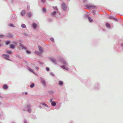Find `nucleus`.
<instances>
[{"mask_svg":"<svg viewBox=\"0 0 123 123\" xmlns=\"http://www.w3.org/2000/svg\"><path fill=\"white\" fill-rule=\"evenodd\" d=\"M40 80L41 83L42 84L43 86L44 87H46V83L45 80L42 77H41L40 78Z\"/></svg>","mask_w":123,"mask_h":123,"instance_id":"20e7f679","label":"nucleus"},{"mask_svg":"<svg viewBox=\"0 0 123 123\" xmlns=\"http://www.w3.org/2000/svg\"><path fill=\"white\" fill-rule=\"evenodd\" d=\"M41 104L44 106H46V107H48V106L45 102H44L41 103Z\"/></svg>","mask_w":123,"mask_h":123,"instance_id":"5701e85b","label":"nucleus"},{"mask_svg":"<svg viewBox=\"0 0 123 123\" xmlns=\"http://www.w3.org/2000/svg\"><path fill=\"white\" fill-rule=\"evenodd\" d=\"M47 108L46 109V110L47 111H49L50 110V109L49 108V107L48 106V107H47Z\"/></svg>","mask_w":123,"mask_h":123,"instance_id":"79ce46f5","label":"nucleus"},{"mask_svg":"<svg viewBox=\"0 0 123 123\" xmlns=\"http://www.w3.org/2000/svg\"><path fill=\"white\" fill-rule=\"evenodd\" d=\"M2 45V44L0 43V47Z\"/></svg>","mask_w":123,"mask_h":123,"instance_id":"69168bd1","label":"nucleus"},{"mask_svg":"<svg viewBox=\"0 0 123 123\" xmlns=\"http://www.w3.org/2000/svg\"><path fill=\"white\" fill-rule=\"evenodd\" d=\"M53 8L55 10H58V9L57 8L56 6H53Z\"/></svg>","mask_w":123,"mask_h":123,"instance_id":"e433bc0d","label":"nucleus"},{"mask_svg":"<svg viewBox=\"0 0 123 123\" xmlns=\"http://www.w3.org/2000/svg\"><path fill=\"white\" fill-rule=\"evenodd\" d=\"M63 69H65V68H66V67L64 65H62V66H60Z\"/></svg>","mask_w":123,"mask_h":123,"instance_id":"c9c22d12","label":"nucleus"},{"mask_svg":"<svg viewBox=\"0 0 123 123\" xmlns=\"http://www.w3.org/2000/svg\"><path fill=\"white\" fill-rule=\"evenodd\" d=\"M35 68L37 70H38L39 69V68L38 67L36 66L35 67Z\"/></svg>","mask_w":123,"mask_h":123,"instance_id":"052dcab7","label":"nucleus"},{"mask_svg":"<svg viewBox=\"0 0 123 123\" xmlns=\"http://www.w3.org/2000/svg\"><path fill=\"white\" fill-rule=\"evenodd\" d=\"M30 117L33 119H37V117L36 116L34 115H30Z\"/></svg>","mask_w":123,"mask_h":123,"instance_id":"9b49d317","label":"nucleus"},{"mask_svg":"<svg viewBox=\"0 0 123 123\" xmlns=\"http://www.w3.org/2000/svg\"><path fill=\"white\" fill-rule=\"evenodd\" d=\"M61 62L64 65H68V64L66 61L63 59H62L60 60Z\"/></svg>","mask_w":123,"mask_h":123,"instance_id":"6e6552de","label":"nucleus"},{"mask_svg":"<svg viewBox=\"0 0 123 123\" xmlns=\"http://www.w3.org/2000/svg\"><path fill=\"white\" fill-rule=\"evenodd\" d=\"M28 70L30 71L31 72H32L34 74L36 75L37 74L33 70L31 69V68H30L28 67Z\"/></svg>","mask_w":123,"mask_h":123,"instance_id":"f8f14e48","label":"nucleus"},{"mask_svg":"<svg viewBox=\"0 0 123 123\" xmlns=\"http://www.w3.org/2000/svg\"><path fill=\"white\" fill-rule=\"evenodd\" d=\"M105 25L107 27L110 29L111 27V25L108 23L106 22L105 23Z\"/></svg>","mask_w":123,"mask_h":123,"instance_id":"2eb2a0df","label":"nucleus"},{"mask_svg":"<svg viewBox=\"0 0 123 123\" xmlns=\"http://www.w3.org/2000/svg\"><path fill=\"white\" fill-rule=\"evenodd\" d=\"M21 27L22 28H25L26 27V26L24 24H22L21 25Z\"/></svg>","mask_w":123,"mask_h":123,"instance_id":"c756f323","label":"nucleus"},{"mask_svg":"<svg viewBox=\"0 0 123 123\" xmlns=\"http://www.w3.org/2000/svg\"><path fill=\"white\" fill-rule=\"evenodd\" d=\"M2 56H5L4 57V58L11 61H12L11 60L8 58L10 57V56L8 55L4 54L2 55Z\"/></svg>","mask_w":123,"mask_h":123,"instance_id":"423d86ee","label":"nucleus"},{"mask_svg":"<svg viewBox=\"0 0 123 123\" xmlns=\"http://www.w3.org/2000/svg\"><path fill=\"white\" fill-rule=\"evenodd\" d=\"M56 13H58V14L60 15V13L58 12H56V11H54L53 12H52L51 13V15H52L53 16Z\"/></svg>","mask_w":123,"mask_h":123,"instance_id":"4468645a","label":"nucleus"},{"mask_svg":"<svg viewBox=\"0 0 123 123\" xmlns=\"http://www.w3.org/2000/svg\"><path fill=\"white\" fill-rule=\"evenodd\" d=\"M38 62L40 63V64H43V62H42V63H41L40 61H39Z\"/></svg>","mask_w":123,"mask_h":123,"instance_id":"e2e57ef3","label":"nucleus"},{"mask_svg":"<svg viewBox=\"0 0 123 123\" xmlns=\"http://www.w3.org/2000/svg\"><path fill=\"white\" fill-rule=\"evenodd\" d=\"M10 26L12 27H14V25L13 24H9Z\"/></svg>","mask_w":123,"mask_h":123,"instance_id":"a18cd8bd","label":"nucleus"},{"mask_svg":"<svg viewBox=\"0 0 123 123\" xmlns=\"http://www.w3.org/2000/svg\"><path fill=\"white\" fill-rule=\"evenodd\" d=\"M16 56L17 57H18V58H20V59L21 58V57L18 54H16Z\"/></svg>","mask_w":123,"mask_h":123,"instance_id":"4c0bfd02","label":"nucleus"},{"mask_svg":"<svg viewBox=\"0 0 123 123\" xmlns=\"http://www.w3.org/2000/svg\"><path fill=\"white\" fill-rule=\"evenodd\" d=\"M41 1L43 3H44L46 1V0H41Z\"/></svg>","mask_w":123,"mask_h":123,"instance_id":"c03bdc74","label":"nucleus"},{"mask_svg":"<svg viewBox=\"0 0 123 123\" xmlns=\"http://www.w3.org/2000/svg\"><path fill=\"white\" fill-rule=\"evenodd\" d=\"M88 19L89 21L91 22H92L93 21V20L89 16L88 17Z\"/></svg>","mask_w":123,"mask_h":123,"instance_id":"393cba45","label":"nucleus"},{"mask_svg":"<svg viewBox=\"0 0 123 123\" xmlns=\"http://www.w3.org/2000/svg\"><path fill=\"white\" fill-rule=\"evenodd\" d=\"M85 6L86 7L87 9L92 8L94 9L97 6L90 4H86L85 5Z\"/></svg>","mask_w":123,"mask_h":123,"instance_id":"f03ea898","label":"nucleus"},{"mask_svg":"<svg viewBox=\"0 0 123 123\" xmlns=\"http://www.w3.org/2000/svg\"><path fill=\"white\" fill-rule=\"evenodd\" d=\"M65 69L68 70V68L66 67Z\"/></svg>","mask_w":123,"mask_h":123,"instance_id":"680f3d73","label":"nucleus"},{"mask_svg":"<svg viewBox=\"0 0 123 123\" xmlns=\"http://www.w3.org/2000/svg\"><path fill=\"white\" fill-rule=\"evenodd\" d=\"M25 95H26L27 94V92H25Z\"/></svg>","mask_w":123,"mask_h":123,"instance_id":"0e129e2a","label":"nucleus"},{"mask_svg":"<svg viewBox=\"0 0 123 123\" xmlns=\"http://www.w3.org/2000/svg\"><path fill=\"white\" fill-rule=\"evenodd\" d=\"M10 48L11 49H13L15 47V46L12 44H10Z\"/></svg>","mask_w":123,"mask_h":123,"instance_id":"f3484780","label":"nucleus"},{"mask_svg":"<svg viewBox=\"0 0 123 123\" xmlns=\"http://www.w3.org/2000/svg\"><path fill=\"white\" fill-rule=\"evenodd\" d=\"M100 84L99 82L95 83L94 85L93 89L95 90H98L100 88Z\"/></svg>","mask_w":123,"mask_h":123,"instance_id":"f257e3e1","label":"nucleus"},{"mask_svg":"<svg viewBox=\"0 0 123 123\" xmlns=\"http://www.w3.org/2000/svg\"><path fill=\"white\" fill-rule=\"evenodd\" d=\"M51 105L53 106H54L56 105V103L54 101H53L51 102Z\"/></svg>","mask_w":123,"mask_h":123,"instance_id":"4be33fe9","label":"nucleus"},{"mask_svg":"<svg viewBox=\"0 0 123 123\" xmlns=\"http://www.w3.org/2000/svg\"><path fill=\"white\" fill-rule=\"evenodd\" d=\"M53 100V99L52 98L50 99V102H52V101Z\"/></svg>","mask_w":123,"mask_h":123,"instance_id":"bf43d9fd","label":"nucleus"},{"mask_svg":"<svg viewBox=\"0 0 123 123\" xmlns=\"http://www.w3.org/2000/svg\"><path fill=\"white\" fill-rule=\"evenodd\" d=\"M7 37H13V35L12 34L9 33Z\"/></svg>","mask_w":123,"mask_h":123,"instance_id":"c85d7f7f","label":"nucleus"},{"mask_svg":"<svg viewBox=\"0 0 123 123\" xmlns=\"http://www.w3.org/2000/svg\"><path fill=\"white\" fill-rule=\"evenodd\" d=\"M62 8L64 11H66L67 9V7L65 3L64 2L62 3V5L61 6Z\"/></svg>","mask_w":123,"mask_h":123,"instance_id":"39448f33","label":"nucleus"},{"mask_svg":"<svg viewBox=\"0 0 123 123\" xmlns=\"http://www.w3.org/2000/svg\"><path fill=\"white\" fill-rule=\"evenodd\" d=\"M113 19L114 20H115L116 21H118V19H117L116 18H115L114 17V18H113Z\"/></svg>","mask_w":123,"mask_h":123,"instance_id":"5fc2aeb1","label":"nucleus"},{"mask_svg":"<svg viewBox=\"0 0 123 123\" xmlns=\"http://www.w3.org/2000/svg\"><path fill=\"white\" fill-rule=\"evenodd\" d=\"M50 39L52 42H54V39L53 38H50Z\"/></svg>","mask_w":123,"mask_h":123,"instance_id":"f704fd0d","label":"nucleus"},{"mask_svg":"<svg viewBox=\"0 0 123 123\" xmlns=\"http://www.w3.org/2000/svg\"><path fill=\"white\" fill-rule=\"evenodd\" d=\"M19 45L20 47L25 50L27 54H29L31 53V52L29 50H27V48L25 46L23 45L21 43H19Z\"/></svg>","mask_w":123,"mask_h":123,"instance_id":"7ed1b4c3","label":"nucleus"},{"mask_svg":"<svg viewBox=\"0 0 123 123\" xmlns=\"http://www.w3.org/2000/svg\"><path fill=\"white\" fill-rule=\"evenodd\" d=\"M27 109V111L29 113H30L31 112V108H28V109Z\"/></svg>","mask_w":123,"mask_h":123,"instance_id":"58836bf2","label":"nucleus"},{"mask_svg":"<svg viewBox=\"0 0 123 123\" xmlns=\"http://www.w3.org/2000/svg\"><path fill=\"white\" fill-rule=\"evenodd\" d=\"M36 53L37 55H41V54L42 53H41L40 51H37L36 52Z\"/></svg>","mask_w":123,"mask_h":123,"instance_id":"cd10ccee","label":"nucleus"},{"mask_svg":"<svg viewBox=\"0 0 123 123\" xmlns=\"http://www.w3.org/2000/svg\"><path fill=\"white\" fill-rule=\"evenodd\" d=\"M11 42L10 40H7L6 41L5 43L6 45H8Z\"/></svg>","mask_w":123,"mask_h":123,"instance_id":"bb28decb","label":"nucleus"},{"mask_svg":"<svg viewBox=\"0 0 123 123\" xmlns=\"http://www.w3.org/2000/svg\"><path fill=\"white\" fill-rule=\"evenodd\" d=\"M35 86V84L34 83H32L30 85V87L31 88H33Z\"/></svg>","mask_w":123,"mask_h":123,"instance_id":"7c9ffc66","label":"nucleus"},{"mask_svg":"<svg viewBox=\"0 0 123 123\" xmlns=\"http://www.w3.org/2000/svg\"><path fill=\"white\" fill-rule=\"evenodd\" d=\"M3 88L5 90H6L8 88V86L6 84H4L3 86Z\"/></svg>","mask_w":123,"mask_h":123,"instance_id":"a211bd4d","label":"nucleus"},{"mask_svg":"<svg viewBox=\"0 0 123 123\" xmlns=\"http://www.w3.org/2000/svg\"><path fill=\"white\" fill-rule=\"evenodd\" d=\"M15 0H11V2L12 3H13L15 2Z\"/></svg>","mask_w":123,"mask_h":123,"instance_id":"49530a36","label":"nucleus"},{"mask_svg":"<svg viewBox=\"0 0 123 123\" xmlns=\"http://www.w3.org/2000/svg\"><path fill=\"white\" fill-rule=\"evenodd\" d=\"M10 19L12 21H15L16 19V15L14 14L12 15L11 16Z\"/></svg>","mask_w":123,"mask_h":123,"instance_id":"0eeeda50","label":"nucleus"},{"mask_svg":"<svg viewBox=\"0 0 123 123\" xmlns=\"http://www.w3.org/2000/svg\"><path fill=\"white\" fill-rule=\"evenodd\" d=\"M30 7L28 5H27V9L28 11H29L30 9Z\"/></svg>","mask_w":123,"mask_h":123,"instance_id":"de8ad7c7","label":"nucleus"},{"mask_svg":"<svg viewBox=\"0 0 123 123\" xmlns=\"http://www.w3.org/2000/svg\"><path fill=\"white\" fill-rule=\"evenodd\" d=\"M38 107L40 109H41L42 108V107L41 105H39L38 106Z\"/></svg>","mask_w":123,"mask_h":123,"instance_id":"13d9d810","label":"nucleus"},{"mask_svg":"<svg viewBox=\"0 0 123 123\" xmlns=\"http://www.w3.org/2000/svg\"><path fill=\"white\" fill-rule=\"evenodd\" d=\"M50 75L52 76H54L55 75L54 74L53 72H51L50 73Z\"/></svg>","mask_w":123,"mask_h":123,"instance_id":"a19ab883","label":"nucleus"},{"mask_svg":"<svg viewBox=\"0 0 123 123\" xmlns=\"http://www.w3.org/2000/svg\"><path fill=\"white\" fill-rule=\"evenodd\" d=\"M32 27L34 29L37 28V25L36 23L35 22L33 23L32 24Z\"/></svg>","mask_w":123,"mask_h":123,"instance_id":"9d476101","label":"nucleus"},{"mask_svg":"<svg viewBox=\"0 0 123 123\" xmlns=\"http://www.w3.org/2000/svg\"><path fill=\"white\" fill-rule=\"evenodd\" d=\"M32 15V12L31 11L28 12L27 13V17H30Z\"/></svg>","mask_w":123,"mask_h":123,"instance_id":"1a4fd4ad","label":"nucleus"},{"mask_svg":"<svg viewBox=\"0 0 123 123\" xmlns=\"http://www.w3.org/2000/svg\"><path fill=\"white\" fill-rule=\"evenodd\" d=\"M63 84V82L62 81H60L59 82L58 84L60 86H62Z\"/></svg>","mask_w":123,"mask_h":123,"instance_id":"412c9836","label":"nucleus"},{"mask_svg":"<svg viewBox=\"0 0 123 123\" xmlns=\"http://www.w3.org/2000/svg\"><path fill=\"white\" fill-rule=\"evenodd\" d=\"M24 123H27V121L25 119H24Z\"/></svg>","mask_w":123,"mask_h":123,"instance_id":"8fccbe9b","label":"nucleus"},{"mask_svg":"<svg viewBox=\"0 0 123 123\" xmlns=\"http://www.w3.org/2000/svg\"><path fill=\"white\" fill-rule=\"evenodd\" d=\"M13 43L15 45H16L17 44V42L16 41L13 42Z\"/></svg>","mask_w":123,"mask_h":123,"instance_id":"4d7b16f0","label":"nucleus"},{"mask_svg":"<svg viewBox=\"0 0 123 123\" xmlns=\"http://www.w3.org/2000/svg\"><path fill=\"white\" fill-rule=\"evenodd\" d=\"M19 42H21V40H19Z\"/></svg>","mask_w":123,"mask_h":123,"instance_id":"338daca9","label":"nucleus"},{"mask_svg":"<svg viewBox=\"0 0 123 123\" xmlns=\"http://www.w3.org/2000/svg\"><path fill=\"white\" fill-rule=\"evenodd\" d=\"M46 70L47 71L49 72V71L50 69L49 67H47L46 68Z\"/></svg>","mask_w":123,"mask_h":123,"instance_id":"72a5a7b5","label":"nucleus"},{"mask_svg":"<svg viewBox=\"0 0 123 123\" xmlns=\"http://www.w3.org/2000/svg\"><path fill=\"white\" fill-rule=\"evenodd\" d=\"M25 10H23L21 12L20 14L22 16H23L25 15Z\"/></svg>","mask_w":123,"mask_h":123,"instance_id":"dca6fc26","label":"nucleus"},{"mask_svg":"<svg viewBox=\"0 0 123 123\" xmlns=\"http://www.w3.org/2000/svg\"><path fill=\"white\" fill-rule=\"evenodd\" d=\"M48 93L50 94H52L54 93V91L53 90H50L49 91Z\"/></svg>","mask_w":123,"mask_h":123,"instance_id":"a878e982","label":"nucleus"},{"mask_svg":"<svg viewBox=\"0 0 123 123\" xmlns=\"http://www.w3.org/2000/svg\"><path fill=\"white\" fill-rule=\"evenodd\" d=\"M48 20L49 21H51L52 20V19L51 18H49L48 19Z\"/></svg>","mask_w":123,"mask_h":123,"instance_id":"09e8293b","label":"nucleus"},{"mask_svg":"<svg viewBox=\"0 0 123 123\" xmlns=\"http://www.w3.org/2000/svg\"><path fill=\"white\" fill-rule=\"evenodd\" d=\"M30 104H28L27 105L26 108L28 109V108H30Z\"/></svg>","mask_w":123,"mask_h":123,"instance_id":"2f4dec72","label":"nucleus"},{"mask_svg":"<svg viewBox=\"0 0 123 123\" xmlns=\"http://www.w3.org/2000/svg\"><path fill=\"white\" fill-rule=\"evenodd\" d=\"M24 34L26 37H27L29 36V35L28 34L25 33H24Z\"/></svg>","mask_w":123,"mask_h":123,"instance_id":"3c124183","label":"nucleus"},{"mask_svg":"<svg viewBox=\"0 0 123 123\" xmlns=\"http://www.w3.org/2000/svg\"><path fill=\"white\" fill-rule=\"evenodd\" d=\"M87 1V0H83V1L84 3H86Z\"/></svg>","mask_w":123,"mask_h":123,"instance_id":"6e6d98bb","label":"nucleus"},{"mask_svg":"<svg viewBox=\"0 0 123 123\" xmlns=\"http://www.w3.org/2000/svg\"><path fill=\"white\" fill-rule=\"evenodd\" d=\"M42 10L44 12H46V9L44 7H43Z\"/></svg>","mask_w":123,"mask_h":123,"instance_id":"473e14b6","label":"nucleus"},{"mask_svg":"<svg viewBox=\"0 0 123 123\" xmlns=\"http://www.w3.org/2000/svg\"><path fill=\"white\" fill-rule=\"evenodd\" d=\"M6 53L9 55H11L12 53V51L10 50H7L6 52Z\"/></svg>","mask_w":123,"mask_h":123,"instance_id":"aec40b11","label":"nucleus"},{"mask_svg":"<svg viewBox=\"0 0 123 123\" xmlns=\"http://www.w3.org/2000/svg\"><path fill=\"white\" fill-rule=\"evenodd\" d=\"M120 45L122 48H123V42L121 43Z\"/></svg>","mask_w":123,"mask_h":123,"instance_id":"864d4df0","label":"nucleus"},{"mask_svg":"<svg viewBox=\"0 0 123 123\" xmlns=\"http://www.w3.org/2000/svg\"><path fill=\"white\" fill-rule=\"evenodd\" d=\"M92 12L94 15H95V14L96 11L95 10H92Z\"/></svg>","mask_w":123,"mask_h":123,"instance_id":"37998d69","label":"nucleus"},{"mask_svg":"<svg viewBox=\"0 0 123 123\" xmlns=\"http://www.w3.org/2000/svg\"><path fill=\"white\" fill-rule=\"evenodd\" d=\"M89 16V15L87 14H85L83 16V17L84 19H86L88 18Z\"/></svg>","mask_w":123,"mask_h":123,"instance_id":"ddd939ff","label":"nucleus"},{"mask_svg":"<svg viewBox=\"0 0 123 123\" xmlns=\"http://www.w3.org/2000/svg\"><path fill=\"white\" fill-rule=\"evenodd\" d=\"M4 37V35L2 34H0V38L3 37Z\"/></svg>","mask_w":123,"mask_h":123,"instance_id":"603ef678","label":"nucleus"},{"mask_svg":"<svg viewBox=\"0 0 123 123\" xmlns=\"http://www.w3.org/2000/svg\"><path fill=\"white\" fill-rule=\"evenodd\" d=\"M109 18L111 19H113L114 17L112 16H110L109 17Z\"/></svg>","mask_w":123,"mask_h":123,"instance_id":"ea45409f","label":"nucleus"},{"mask_svg":"<svg viewBox=\"0 0 123 123\" xmlns=\"http://www.w3.org/2000/svg\"><path fill=\"white\" fill-rule=\"evenodd\" d=\"M11 123H15L14 122H12Z\"/></svg>","mask_w":123,"mask_h":123,"instance_id":"774afa93","label":"nucleus"},{"mask_svg":"<svg viewBox=\"0 0 123 123\" xmlns=\"http://www.w3.org/2000/svg\"><path fill=\"white\" fill-rule=\"evenodd\" d=\"M50 59L54 63H55L56 64H57V61L53 59H52V58H50Z\"/></svg>","mask_w":123,"mask_h":123,"instance_id":"b1692460","label":"nucleus"},{"mask_svg":"<svg viewBox=\"0 0 123 123\" xmlns=\"http://www.w3.org/2000/svg\"><path fill=\"white\" fill-rule=\"evenodd\" d=\"M38 48L40 52L42 53L43 52V49L42 47L40 46H39Z\"/></svg>","mask_w":123,"mask_h":123,"instance_id":"6ab92c4d","label":"nucleus"}]
</instances>
